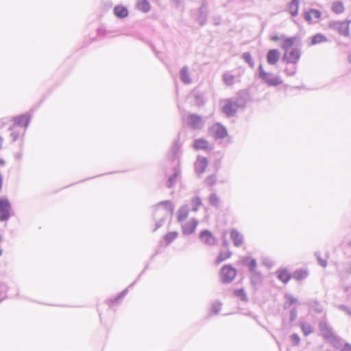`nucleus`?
I'll return each mask as SVG.
<instances>
[{
  "instance_id": "6e6552de",
  "label": "nucleus",
  "mask_w": 351,
  "mask_h": 351,
  "mask_svg": "<svg viewBox=\"0 0 351 351\" xmlns=\"http://www.w3.org/2000/svg\"><path fill=\"white\" fill-rule=\"evenodd\" d=\"M11 205L6 198L0 197V221H6L10 217Z\"/></svg>"
},
{
  "instance_id": "f03ea898",
  "label": "nucleus",
  "mask_w": 351,
  "mask_h": 351,
  "mask_svg": "<svg viewBox=\"0 0 351 351\" xmlns=\"http://www.w3.org/2000/svg\"><path fill=\"white\" fill-rule=\"evenodd\" d=\"M295 38L290 37L283 40L281 47L285 51L282 60L287 64H296L300 59L301 52L298 48H291Z\"/></svg>"
},
{
  "instance_id": "7ed1b4c3",
  "label": "nucleus",
  "mask_w": 351,
  "mask_h": 351,
  "mask_svg": "<svg viewBox=\"0 0 351 351\" xmlns=\"http://www.w3.org/2000/svg\"><path fill=\"white\" fill-rule=\"evenodd\" d=\"M259 77L263 80L268 86H277L282 84L283 81L280 77L275 75L271 73L266 72L262 65L258 66Z\"/></svg>"
},
{
  "instance_id": "2f4dec72",
  "label": "nucleus",
  "mask_w": 351,
  "mask_h": 351,
  "mask_svg": "<svg viewBox=\"0 0 351 351\" xmlns=\"http://www.w3.org/2000/svg\"><path fill=\"white\" fill-rule=\"evenodd\" d=\"M297 302V299L291 295H286V302H285V306H290L291 305H293V304H295Z\"/></svg>"
},
{
  "instance_id": "9d476101",
  "label": "nucleus",
  "mask_w": 351,
  "mask_h": 351,
  "mask_svg": "<svg viewBox=\"0 0 351 351\" xmlns=\"http://www.w3.org/2000/svg\"><path fill=\"white\" fill-rule=\"evenodd\" d=\"M304 19L310 24L317 23L322 17V12L317 9H309L303 13Z\"/></svg>"
},
{
  "instance_id": "49530a36",
  "label": "nucleus",
  "mask_w": 351,
  "mask_h": 351,
  "mask_svg": "<svg viewBox=\"0 0 351 351\" xmlns=\"http://www.w3.org/2000/svg\"><path fill=\"white\" fill-rule=\"evenodd\" d=\"M349 273L351 274V264H350V266L349 267Z\"/></svg>"
},
{
  "instance_id": "f8f14e48",
  "label": "nucleus",
  "mask_w": 351,
  "mask_h": 351,
  "mask_svg": "<svg viewBox=\"0 0 351 351\" xmlns=\"http://www.w3.org/2000/svg\"><path fill=\"white\" fill-rule=\"evenodd\" d=\"M208 160L206 157L198 156L195 162V170L198 175L204 173L208 167Z\"/></svg>"
},
{
  "instance_id": "4468645a",
  "label": "nucleus",
  "mask_w": 351,
  "mask_h": 351,
  "mask_svg": "<svg viewBox=\"0 0 351 351\" xmlns=\"http://www.w3.org/2000/svg\"><path fill=\"white\" fill-rule=\"evenodd\" d=\"M193 147L195 150L207 151L210 149V145L206 139L199 138L194 140Z\"/></svg>"
},
{
  "instance_id": "5701e85b",
  "label": "nucleus",
  "mask_w": 351,
  "mask_h": 351,
  "mask_svg": "<svg viewBox=\"0 0 351 351\" xmlns=\"http://www.w3.org/2000/svg\"><path fill=\"white\" fill-rule=\"evenodd\" d=\"M189 124L194 128H198L202 123V119L199 116L191 114L189 117Z\"/></svg>"
},
{
  "instance_id": "473e14b6",
  "label": "nucleus",
  "mask_w": 351,
  "mask_h": 351,
  "mask_svg": "<svg viewBox=\"0 0 351 351\" xmlns=\"http://www.w3.org/2000/svg\"><path fill=\"white\" fill-rule=\"evenodd\" d=\"M243 58L251 66H254V62L250 53H243Z\"/></svg>"
},
{
  "instance_id": "ddd939ff",
  "label": "nucleus",
  "mask_w": 351,
  "mask_h": 351,
  "mask_svg": "<svg viewBox=\"0 0 351 351\" xmlns=\"http://www.w3.org/2000/svg\"><path fill=\"white\" fill-rule=\"evenodd\" d=\"M243 264L249 268V270L254 273L252 280H254L257 276H259V274L256 273L257 263L256 261L252 257H245L243 259Z\"/></svg>"
},
{
  "instance_id": "a19ab883",
  "label": "nucleus",
  "mask_w": 351,
  "mask_h": 351,
  "mask_svg": "<svg viewBox=\"0 0 351 351\" xmlns=\"http://www.w3.org/2000/svg\"><path fill=\"white\" fill-rule=\"evenodd\" d=\"M2 186H3V178H2L1 174L0 173V191H1Z\"/></svg>"
},
{
  "instance_id": "1a4fd4ad",
  "label": "nucleus",
  "mask_w": 351,
  "mask_h": 351,
  "mask_svg": "<svg viewBox=\"0 0 351 351\" xmlns=\"http://www.w3.org/2000/svg\"><path fill=\"white\" fill-rule=\"evenodd\" d=\"M239 107V106L237 102L232 99H226L223 101L221 109L228 117H232L236 113Z\"/></svg>"
},
{
  "instance_id": "ea45409f",
  "label": "nucleus",
  "mask_w": 351,
  "mask_h": 351,
  "mask_svg": "<svg viewBox=\"0 0 351 351\" xmlns=\"http://www.w3.org/2000/svg\"><path fill=\"white\" fill-rule=\"evenodd\" d=\"M341 351H351V345L346 343L341 349Z\"/></svg>"
},
{
  "instance_id": "c756f323",
  "label": "nucleus",
  "mask_w": 351,
  "mask_h": 351,
  "mask_svg": "<svg viewBox=\"0 0 351 351\" xmlns=\"http://www.w3.org/2000/svg\"><path fill=\"white\" fill-rule=\"evenodd\" d=\"M300 327L305 336L311 334L313 331L312 326L308 323H302Z\"/></svg>"
},
{
  "instance_id": "20e7f679",
  "label": "nucleus",
  "mask_w": 351,
  "mask_h": 351,
  "mask_svg": "<svg viewBox=\"0 0 351 351\" xmlns=\"http://www.w3.org/2000/svg\"><path fill=\"white\" fill-rule=\"evenodd\" d=\"M350 20L332 21L329 23V27L336 29L341 36L349 37Z\"/></svg>"
},
{
  "instance_id": "bb28decb",
  "label": "nucleus",
  "mask_w": 351,
  "mask_h": 351,
  "mask_svg": "<svg viewBox=\"0 0 351 351\" xmlns=\"http://www.w3.org/2000/svg\"><path fill=\"white\" fill-rule=\"evenodd\" d=\"M320 330L324 337L329 338L333 335L332 329L326 324H322L320 325Z\"/></svg>"
},
{
  "instance_id": "dca6fc26",
  "label": "nucleus",
  "mask_w": 351,
  "mask_h": 351,
  "mask_svg": "<svg viewBox=\"0 0 351 351\" xmlns=\"http://www.w3.org/2000/svg\"><path fill=\"white\" fill-rule=\"evenodd\" d=\"M199 238L204 243L213 245L216 243V239L208 230L202 231L199 234Z\"/></svg>"
},
{
  "instance_id": "f3484780",
  "label": "nucleus",
  "mask_w": 351,
  "mask_h": 351,
  "mask_svg": "<svg viewBox=\"0 0 351 351\" xmlns=\"http://www.w3.org/2000/svg\"><path fill=\"white\" fill-rule=\"evenodd\" d=\"M280 58V52L278 49L269 50L267 54V62L268 64H276Z\"/></svg>"
},
{
  "instance_id": "2eb2a0df",
  "label": "nucleus",
  "mask_w": 351,
  "mask_h": 351,
  "mask_svg": "<svg viewBox=\"0 0 351 351\" xmlns=\"http://www.w3.org/2000/svg\"><path fill=\"white\" fill-rule=\"evenodd\" d=\"M231 255L232 253L229 250L228 245L226 243H224L223 247L221 249L220 252L216 258V264L218 265L226 261L227 259L230 258Z\"/></svg>"
},
{
  "instance_id": "72a5a7b5",
  "label": "nucleus",
  "mask_w": 351,
  "mask_h": 351,
  "mask_svg": "<svg viewBox=\"0 0 351 351\" xmlns=\"http://www.w3.org/2000/svg\"><path fill=\"white\" fill-rule=\"evenodd\" d=\"M17 129H18V128H16L14 130H12L10 129V131H11L10 136L12 137V141H15L16 140H17L21 134V132L20 131H19Z\"/></svg>"
},
{
  "instance_id": "393cba45",
  "label": "nucleus",
  "mask_w": 351,
  "mask_h": 351,
  "mask_svg": "<svg viewBox=\"0 0 351 351\" xmlns=\"http://www.w3.org/2000/svg\"><path fill=\"white\" fill-rule=\"evenodd\" d=\"M136 8L143 12H147L150 10V5L147 0H138Z\"/></svg>"
},
{
  "instance_id": "c85d7f7f",
  "label": "nucleus",
  "mask_w": 351,
  "mask_h": 351,
  "mask_svg": "<svg viewBox=\"0 0 351 351\" xmlns=\"http://www.w3.org/2000/svg\"><path fill=\"white\" fill-rule=\"evenodd\" d=\"M224 83L229 86H233L235 83V77L229 73H226L223 75Z\"/></svg>"
},
{
  "instance_id": "f704fd0d",
  "label": "nucleus",
  "mask_w": 351,
  "mask_h": 351,
  "mask_svg": "<svg viewBox=\"0 0 351 351\" xmlns=\"http://www.w3.org/2000/svg\"><path fill=\"white\" fill-rule=\"evenodd\" d=\"M181 79L184 83H189L190 79L189 77V73L186 70L182 69L181 71Z\"/></svg>"
},
{
  "instance_id": "9b49d317",
  "label": "nucleus",
  "mask_w": 351,
  "mask_h": 351,
  "mask_svg": "<svg viewBox=\"0 0 351 351\" xmlns=\"http://www.w3.org/2000/svg\"><path fill=\"white\" fill-rule=\"evenodd\" d=\"M277 278L283 284H287L293 278V274L287 268H280L276 271Z\"/></svg>"
},
{
  "instance_id": "de8ad7c7",
  "label": "nucleus",
  "mask_w": 351,
  "mask_h": 351,
  "mask_svg": "<svg viewBox=\"0 0 351 351\" xmlns=\"http://www.w3.org/2000/svg\"><path fill=\"white\" fill-rule=\"evenodd\" d=\"M2 254V250L0 249V256Z\"/></svg>"
},
{
  "instance_id": "39448f33",
  "label": "nucleus",
  "mask_w": 351,
  "mask_h": 351,
  "mask_svg": "<svg viewBox=\"0 0 351 351\" xmlns=\"http://www.w3.org/2000/svg\"><path fill=\"white\" fill-rule=\"evenodd\" d=\"M237 270L230 265H224L220 271V278L223 282L227 283L232 281L237 276Z\"/></svg>"
},
{
  "instance_id": "58836bf2",
  "label": "nucleus",
  "mask_w": 351,
  "mask_h": 351,
  "mask_svg": "<svg viewBox=\"0 0 351 351\" xmlns=\"http://www.w3.org/2000/svg\"><path fill=\"white\" fill-rule=\"evenodd\" d=\"M210 202L212 204H217L219 202L218 197L216 195H211L210 197Z\"/></svg>"
},
{
  "instance_id": "37998d69",
  "label": "nucleus",
  "mask_w": 351,
  "mask_h": 351,
  "mask_svg": "<svg viewBox=\"0 0 351 351\" xmlns=\"http://www.w3.org/2000/svg\"><path fill=\"white\" fill-rule=\"evenodd\" d=\"M5 163V160L2 158H0V166H3Z\"/></svg>"
},
{
  "instance_id": "6ab92c4d",
  "label": "nucleus",
  "mask_w": 351,
  "mask_h": 351,
  "mask_svg": "<svg viewBox=\"0 0 351 351\" xmlns=\"http://www.w3.org/2000/svg\"><path fill=\"white\" fill-rule=\"evenodd\" d=\"M230 237L236 246H240L243 243V236L235 230L231 231Z\"/></svg>"
},
{
  "instance_id": "c9c22d12",
  "label": "nucleus",
  "mask_w": 351,
  "mask_h": 351,
  "mask_svg": "<svg viewBox=\"0 0 351 351\" xmlns=\"http://www.w3.org/2000/svg\"><path fill=\"white\" fill-rule=\"evenodd\" d=\"M291 341L293 346H298L300 343V338L298 335L293 334L291 336Z\"/></svg>"
},
{
  "instance_id": "412c9836",
  "label": "nucleus",
  "mask_w": 351,
  "mask_h": 351,
  "mask_svg": "<svg viewBox=\"0 0 351 351\" xmlns=\"http://www.w3.org/2000/svg\"><path fill=\"white\" fill-rule=\"evenodd\" d=\"M288 10L292 16H297L299 11V1L292 0L289 5Z\"/></svg>"
},
{
  "instance_id": "a211bd4d",
  "label": "nucleus",
  "mask_w": 351,
  "mask_h": 351,
  "mask_svg": "<svg viewBox=\"0 0 351 351\" xmlns=\"http://www.w3.org/2000/svg\"><path fill=\"white\" fill-rule=\"evenodd\" d=\"M328 41V38L321 33H317L310 38L309 45L313 46L319 45Z\"/></svg>"
},
{
  "instance_id": "4be33fe9",
  "label": "nucleus",
  "mask_w": 351,
  "mask_h": 351,
  "mask_svg": "<svg viewBox=\"0 0 351 351\" xmlns=\"http://www.w3.org/2000/svg\"><path fill=\"white\" fill-rule=\"evenodd\" d=\"M308 273L305 269H297L293 274V278L297 281L304 280L307 278Z\"/></svg>"
},
{
  "instance_id": "423d86ee",
  "label": "nucleus",
  "mask_w": 351,
  "mask_h": 351,
  "mask_svg": "<svg viewBox=\"0 0 351 351\" xmlns=\"http://www.w3.org/2000/svg\"><path fill=\"white\" fill-rule=\"evenodd\" d=\"M30 120L31 117L28 114L14 117L12 119L13 125L11 127V130H14L16 128H21L25 130L29 125Z\"/></svg>"
},
{
  "instance_id": "4c0bfd02",
  "label": "nucleus",
  "mask_w": 351,
  "mask_h": 351,
  "mask_svg": "<svg viewBox=\"0 0 351 351\" xmlns=\"http://www.w3.org/2000/svg\"><path fill=\"white\" fill-rule=\"evenodd\" d=\"M296 66H293L291 69H289L288 67L285 69V72L287 75L291 76L293 75L296 73Z\"/></svg>"
},
{
  "instance_id": "aec40b11",
  "label": "nucleus",
  "mask_w": 351,
  "mask_h": 351,
  "mask_svg": "<svg viewBox=\"0 0 351 351\" xmlns=\"http://www.w3.org/2000/svg\"><path fill=\"white\" fill-rule=\"evenodd\" d=\"M114 14L119 18H125L128 15V9L122 5H117L114 8Z\"/></svg>"
},
{
  "instance_id": "7c9ffc66",
  "label": "nucleus",
  "mask_w": 351,
  "mask_h": 351,
  "mask_svg": "<svg viewBox=\"0 0 351 351\" xmlns=\"http://www.w3.org/2000/svg\"><path fill=\"white\" fill-rule=\"evenodd\" d=\"M234 295L242 301H247V294L243 289H235Z\"/></svg>"
},
{
  "instance_id": "a18cd8bd",
  "label": "nucleus",
  "mask_w": 351,
  "mask_h": 351,
  "mask_svg": "<svg viewBox=\"0 0 351 351\" xmlns=\"http://www.w3.org/2000/svg\"><path fill=\"white\" fill-rule=\"evenodd\" d=\"M2 138L0 137V147H1Z\"/></svg>"
},
{
  "instance_id": "cd10ccee",
  "label": "nucleus",
  "mask_w": 351,
  "mask_h": 351,
  "mask_svg": "<svg viewBox=\"0 0 351 351\" xmlns=\"http://www.w3.org/2000/svg\"><path fill=\"white\" fill-rule=\"evenodd\" d=\"M202 206V200L200 197L195 196L191 200V210L196 212L199 208Z\"/></svg>"
},
{
  "instance_id": "0eeeda50",
  "label": "nucleus",
  "mask_w": 351,
  "mask_h": 351,
  "mask_svg": "<svg viewBox=\"0 0 351 351\" xmlns=\"http://www.w3.org/2000/svg\"><path fill=\"white\" fill-rule=\"evenodd\" d=\"M209 134L215 139H223L228 135L226 128L220 123L213 124L208 130Z\"/></svg>"
},
{
  "instance_id": "f257e3e1",
  "label": "nucleus",
  "mask_w": 351,
  "mask_h": 351,
  "mask_svg": "<svg viewBox=\"0 0 351 351\" xmlns=\"http://www.w3.org/2000/svg\"><path fill=\"white\" fill-rule=\"evenodd\" d=\"M190 210L186 205L179 208L176 213V221L180 225L184 234H193L198 225V221L194 217H189Z\"/></svg>"
},
{
  "instance_id": "c03bdc74",
  "label": "nucleus",
  "mask_w": 351,
  "mask_h": 351,
  "mask_svg": "<svg viewBox=\"0 0 351 351\" xmlns=\"http://www.w3.org/2000/svg\"><path fill=\"white\" fill-rule=\"evenodd\" d=\"M273 40H278V37L276 36V37H274L272 38Z\"/></svg>"
},
{
  "instance_id": "a878e982",
  "label": "nucleus",
  "mask_w": 351,
  "mask_h": 351,
  "mask_svg": "<svg viewBox=\"0 0 351 351\" xmlns=\"http://www.w3.org/2000/svg\"><path fill=\"white\" fill-rule=\"evenodd\" d=\"M178 237V232L177 231H172L167 233L163 239L167 245L170 244L175 241Z\"/></svg>"
},
{
  "instance_id": "b1692460",
  "label": "nucleus",
  "mask_w": 351,
  "mask_h": 351,
  "mask_svg": "<svg viewBox=\"0 0 351 351\" xmlns=\"http://www.w3.org/2000/svg\"><path fill=\"white\" fill-rule=\"evenodd\" d=\"M331 9L332 12L337 14H342L345 10L343 3L339 1L333 2L332 4Z\"/></svg>"
},
{
  "instance_id": "e433bc0d",
  "label": "nucleus",
  "mask_w": 351,
  "mask_h": 351,
  "mask_svg": "<svg viewBox=\"0 0 351 351\" xmlns=\"http://www.w3.org/2000/svg\"><path fill=\"white\" fill-rule=\"evenodd\" d=\"M165 206V207H167L168 208V210H169L170 213H173V204H172V203L171 202L167 201V202L161 203L159 205V206Z\"/></svg>"
},
{
  "instance_id": "79ce46f5",
  "label": "nucleus",
  "mask_w": 351,
  "mask_h": 351,
  "mask_svg": "<svg viewBox=\"0 0 351 351\" xmlns=\"http://www.w3.org/2000/svg\"><path fill=\"white\" fill-rule=\"evenodd\" d=\"M320 265L322 267H326V261H320Z\"/></svg>"
}]
</instances>
